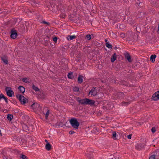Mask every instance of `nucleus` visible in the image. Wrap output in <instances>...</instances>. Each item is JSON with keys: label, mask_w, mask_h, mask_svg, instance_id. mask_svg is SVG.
Returning <instances> with one entry per match:
<instances>
[{"label": "nucleus", "mask_w": 159, "mask_h": 159, "mask_svg": "<svg viewBox=\"0 0 159 159\" xmlns=\"http://www.w3.org/2000/svg\"><path fill=\"white\" fill-rule=\"evenodd\" d=\"M95 129L96 130L97 129H96V128H95V129H93V130H95Z\"/></svg>", "instance_id": "obj_45"}, {"label": "nucleus", "mask_w": 159, "mask_h": 159, "mask_svg": "<svg viewBox=\"0 0 159 159\" xmlns=\"http://www.w3.org/2000/svg\"><path fill=\"white\" fill-rule=\"evenodd\" d=\"M125 58L129 62L131 61V58L130 55L128 53H126L125 55Z\"/></svg>", "instance_id": "obj_13"}, {"label": "nucleus", "mask_w": 159, "mask_h": 159, "mask_svg": "<svg viewBox=\"0 0 159 159\" xmlns=\"http://www.w3.org/2000/svg\"><path fill=\"white\" fill-rule=\"evenodd\" d=\"M5 90L8 96L10 97H11L14 95V92L11 90V87H7L6 88Z\"/></svg>", "instance_id": "obj_2"}, {"label": "nucleus", "mask_w": 159, "mask_h": 159, "mask_svg": "<svg viewBox=\"0 0 159 159\" xmlns=\"http://www.w3.org/2000/svg\"><path fill=\"white\" fill-rule=\"evenodd\" d=\"M39 107V105L37 103H33L31 106V107L33 110H36Z\"/></svg>", "instance_id": "obj_6"}, {"label": "nucleus", "mask_w": 159, "mask_h": 159, "mask_svg": "<svg viewBox=\"0 0 159 159\" xmlns=\"http://www.w3.org/2000/svg\"><path fill=\"white\" fill-rule=\"evenodd\" d=\"M46 109H44L43 111V114H45V113H44V111H46Z\"/></svg>", "instance_id": "obj_41"}, {"label": "nucleus", "mask_w": 159, "mask_h": 159, "mask_svg": "<svg viewBox=\"0 0 159 159\" xmlns=\"http://www.w3.org/2000/svg\"><path fill=\"white\" fill-rule=\"evenodd\" d=\"M18 89L21 93H24L25 91V88L22 86H20L18 87Z\"/></svg>", "instance_id": "obj_11"}, {"label": "nucleus", "mask_w": 159, "mask_h": 159, "mask_svg": "<svg viewBox=\"0 0 159 159\" xmlns=\"http://www.w3.org/2000/svg\"><path fill=\"white\" fill-rule=\"evenodd\" d=\"M125 86H127V85L126 84H125Z\"/></svg>", "instance_id": "obj_46"}, {"label": "nucleus", "mask_w": 159, "mask_h": 159, "mask_svg": "<svg viewBox=\"0 0 159 159\" xmlns=\"http://www.w3.org/2000/svg\"><path fill=\"white\" fill-rule=\"evenodd\" d=\"M83 77L82 75H80L78 78V81L79 83H81L83 82Z\"/></svg>", "instance_id": "obj_15"}, {"label": "nucleus", "mask_w": 159, "mask_h": 159, "mask_svg": "<svg viewBox=\"0 0 159 159\" xmlns=\"http://www.w3.org/2000/svg\"><path fill=\"white\" fill-rule=\"evenodd\" d=\"M32 87L33 89L36 92L38 91L39 90V88L35 86L34 85Z\"/></svg>", "instance_id": "obj_22"}, {"label": "nucleus", "mask_w": 159, "mask_h": 159, "mask_svg": "<svg viewBox=\"0 0 159 159\" xmlns=\"http://www.w3.org/2000/svg\"><path fill=\"white\" fill-rule=\"evenodd\" d=\"M17 97L19 98L21 103L25 104L26 103V99L23 96L21 95H19L17 96Z\"/></svg>", "instance_id": "obj_3"}, {"label": "nucleus", "mask_w": 159, "mask_h": 159, "mask_svg": "<svg viewBox=\"0 0 159 159\" xmlns=\"http://www.w3.org/2000/svg\"><path fill=\"white\" fill-rule=\"evenodd\" d=\"M56 7L57 8V10H60V8L59 7V6H56Z\"/></svg>", "instance_id": "obj_36"}, {"label": "nucleus", "mask_w": 159, "mask_h": 159, "mask_svg": "<svg viewBox=\"0 0 159 159\" xmlns=\"http://www.w3.org/2000/svg\"><path fill=\"white\" fill-rule=\"evenodd\" d=\"M75 133V132H74L73 131H72V130L70 131L69 132V134H73Z\"/></svg>", "instance_id": "obj_34"}, {"label": "nucleus", "mask_w": 159, "mask_h": 159, "mask_svg": "<svg viewBox=\"0 0 159 159\" xmlns=\"http://www.w3.org/2000/svg\"><path fill=\"white\" fill-rule=\"evenodd\" d=\"M121 36L122 37H123L124 36V34H121Z\"/></svg>", "instance_id": "obj_40"}, {"label": "nucleus", "mask_w": 159, "mask_h": 159, "mask_svg": "<svg viewBox=\"0 0 159 159\" xmlns=\"http://www.w3.org/2000/svg\"><path fill=\"white\" fill-rule=\"evenodd\" d=\"M76 38V36L73 35H68L67 37V39L68 40H72Z\"/></svg>", "instance_id": "obj_12"}, {"label": "nucleus", "mask_w": 159, "mask_h": 159, "mask_svg": "<svg viewBox=\"0 0 159 159\" xmlns=\"http://www.w3.org/2000/svg\"><path fill=\"white\" fill-rule=\"evenodd\" d=\"M3 99L5 101V102L6 103H7L8 102L7 99V98L6 97H5L4 96V97L3 98Z\"/></svg>", "instance_id": "obj_32"}, {"label": "nucleus", "mask_w": 159, "mask_h": 159, "mask_svg": "<svg viewBox=\"0 0 159 159\" xmlns=\"http://www.w3.org/2000/svg\"><path fill=\"white\" fill-rule=\"evenodd\" d=\"M156 57V55H152L150 57V60L152 62H154L155 61V59Z\"/></svg>", "instance_id": "obj_17"}, {"label": "nucleus", "mask_w": 159, "mask_h": 159, "mask_svg": "<svg viewBox=\"0 0 159 159\" xmlns=\"http://www.w3.org/2000/svg\"><path fill=\"white\" fill-rule=\"evenodd\" d=\"M87 105H92L94 104L95 101L93 100L89 99L87 98Z\"/></svg>", "instance_id": "obj_9"}, {"label": "nucleus", "mask_w": 159, "mask_h": 159, "mask_svg": "<svg viewBox=\"0 0 159 159\" xmlns=\"http://www.w3.org/2000/svg\"><path fill=\"white\" fill-rule=\"evenodd\" d=\"M57 38L56 37H55L54 38H53V40L55 42H57Z\"/></svg>", "instance_id": "obj_31"}, {"label": "nucleus", "mask_w": 159, "mask_h": 159, "mask_svg": "<svg viewBox=\"0 0 159 159\" xmlns=\"http://www.w3.org/2000/svg\"><path fill=\"white\" fill-rule=\"evenodd\" d=\"M73 90L75 92H78L79 91V88L77 87H74Z\"/></svg>", "instance_id": "obj_25"}, {"label": "nucleus", "mask_w": 159, "mask_h": 159, "mask_svg": "<svg viewBox=\"0 0 159 159\" xmlns=\"http://www.w3.org/2000/svg\"><path fill=\"white\" fill-rule=\"evenodd\" d=\"M22 80L23 82L27 83L28 82V79L27 78H23L22 79Z\"/></svg>", "instance_id": "obj_24"}, {"label": "nucleus", "mask_w": 159, "mask_h": 159, "mask_svg": "<svg viewBox=\"0 0 159 159\" xmlns=\"http://www.w3.org/2000/svg\"><path fill=\"white\" fill-rule=\"evenodd\" d=\"M152 99L154 101L159 99V91L156 92L152 97Z\"/></svg>", "instance_id": "obj_4"}, {"label": "nucleus", "mask_w": 159, "mask_h": 159, "mask_svg": "<svg viewBox=\"0 0 159 159\" xmlns=\"http://www.w3.org/2000/svg\"><path fill=\"white\" fill-rule=\"evenodd\" d=\"M46 114H45V115L46 119H47L49 114V111L48 109H46Z\"/></svg>", "instance_id": "obj_21"}, {"label": "nucleus", "mask_w": 159, "mask_h": 159, "mask_svg": "<svg viewBox=\"0 0 159 159\" xmlns=\"http://www.w3.org/2000/svg\"><path fill=\"white\" fill-rule=\"evenodd\" d=\"M89 94L93 96H95L97 94V91L95 90V88H93L90 91Z\"/></svg>", "instance_id": "obj_8"}, {"label": "nucleus", "mask_w": 159, "mask_h": 159, "mask_svg": "<svg viewBox=\"0 0 159 159\" xmlns=\"http://www.w3.org/2000/svg\"><path fill=\"white\" fill-rule=\"evenodd\" d=\"M116 53L114 54L111 57V61L112 62H114L116 60Z\"/></svg>", "instance_id": "obj_16"}, {"label": "nucleus", "mask_w": 159, "mask_h": 159, "mask_svg": "<svg viewBox=\"0 0 159 159\" xmlns=\"http://www.w3.org/2000/svg\"><path fill=\"white\" fill-rule=\"evenodd\" d=\"M43 23H44V24H47L48 23L47 22H46L45 21H43Z\"/></svg>", "instance_id": "obj_38"}, {"label": "nucleus", "mask_w": 159, "mask_h": 159, "mask_svg": "<svg viewBox=\"0 0 159 159\" xmlns=\"http://www.w3.org/2000/svg\"><path fill=\"white\" fill-rule=\"evenodd\" d=\"M4 95L2 93L0 94V101L3 98Z\"/></svg>", "instance_id": "obj_29"}, {"label": "nucleus", "mask_w": 159, "mask_h": 159, "mask_svg": "<svg viewBox=\"0 0 159 159\" xmlns=\"http://www.w3.org/2000/svg\"><path fill=\"white\" fill-rule=\"evenodd\" d=\"M87 98H84L78 100V102L81 104L87 105Z\"/></svg>", "instance_id": "obj_7"}, {"label": "nucleus", "mask_w": 159, "mask_h": 159, "mask_svg": "<svg viewBox=\"0 0 159 159\" xmlns=\"http://www.w3.org/2000/svg\"><path fill=\"white\" fill-rule=\"evenodd\" d=\"M68 78L70 79H72L73 78V75L72 73L70 72L67 75Z\"/></svg>", "instance_id": "obj_19"}, {"label": "nucleus", "mask_w": 159, "mask_h": 159, "mask_svg": "<svg viewBox=\"0 0 159 159\" xmlns=\"http://www.w3.org/2000/svg\"><path fill=\"white\" fill-rule=\"evenodd\" d=\"M151 131L152 133H154L156 131V129L155 128V127L152 128L151 129Z\"/></svg>", "instance_id": "obj_30"}, {"label": "nucleus", "mask_w": 159, "mask_h": 159, "mask_svg": "<svg viewBox=\"0 0 159 159\" xmlns=\"http://www.w3.org/2000/svg\"><path fill=\"white\" fill-rule=\"evenodd\" d=\"M35 3H36V4H39V2L38 1H35L34 2Z\"/></svg>", "instance_id": "obj_37"}, {"label": "nucleus", "mask_w": 159, "mask_h": 159, "mask_svg": "<svg viewBox=\"0 0 159 159\" xmlns=\"http://www.w3.org/2000/svg\"><path fill=\"white\" fill-rule=\"evenodd\" d=\"M140 4H141V3L140 2L138 1L137 2H136V5H137L138 6H139Z\"/></svg>", "instance_id": "obj_33"}, {"label": "nucleus", "mask_w": 159, "mask_h": 159, "mask_svg": "<svg viewBox=\"0 0 159 159\" xmlns=\"http://www.w3.org/2000/svg\"><path fill=\"white\" fill-rule=\"evenodd\" d=\"M132 135L129 134L127 136V138L129 139H131Z\"/></svg>", "instance_id": "obj_35"}, {"label": "nucleus", "mask_w": 159, "mask_h": 159, "mask_svg": "<svg viewBox=\"0 0 159 159\" xmlns=\"http://www.w3.org/2000/svg\"><path fill=\"white\" fill-rule=\"evenodd\" d=\"M117 134L116 132H113L112 134V138L114 140L117 139L116 138Z\"/></svg>", "instance_id": "obj_18"}, {"label": "nucleus", "mask_w": 159, "mask_h": 159, "mask_svg": "<svg viewBox=\"0 0 159 159\" xmlns=\"http://www.w3.org/2000/svg\"><path fill=\"white\" fill-rule=\"evenodd\" d=\"M149 159H156L155 156L154 155H151Z\"/></svg>", "instance_id": "obj_27"}, {"label": "nucleus", "mask_w": 159, "mask_h": 159, "mask_svg": "<svg viewBox=\"0 0 159 159\" xmlns=\"http://www.w3.org/2000/svg\"><path fill=\"white\" fill-rule=\"evenodd\" d=\"M20 158L23 159H26L27 158L26 156L25 155H22L20 156Z\"/></svg>", "instance_id": "obj_28"}, {"label": "nucleus", "mask_w": 159, "mask_h": 159, "mask_svg": "<svg viewBox=\"0 0 159 159\" xmlns=\"http://www.w3.org/2000/svg\"><path fill=\"white\" fill-rule=\"evenodd\" d=\"M1 59L5 64H7L8 61L7 58L5 56H3L1 57Z\"/></svg>", "instance_id": "obj_10"}, {"label": "nucleus", "mask_w": 159, "mask_h": 159, "mask_svg": "<svg viewBox=\"0 0 159 159\" xmlns=\"http://www.w3.org/2000/svg\"><path fill=\"white\" fill-rule=\"evenodd\" d=\"M13 116L12 115L8 114L7 116V119L10 121H11L12 119Z\"/></svg>", "instance_id": "obj_20"}, {"label": "nucleus", "mask_w": 159, "mask_h": 159, "mask_svg": "<svg viewBox=\"0 0 159 159\" xmlns=\"http://www.w3.org/2000/svg\"><path fill=\"white\" fill-rule=\"evenodd\" d=\"M17 36V34L16 30H12L11 32V37L12 39H15Z\"/></svg>", "instance_id": "obj_5"}, {"label": "nucleus", "mask_w": 159, "mask_h": 159, "mask_svg": "<svg viewBox=\"0 0 159 159\" xmlns=\"http://www.w3.org/2000/svg\"><path fill=\"white\" fill-rule=\"evenodd\" d=\"M158 31H159V24L158 26Z\"/></svg>", "instance_id": "obj_43"}, {"label": "nucleus", "mask_w": 159, "mask_h": 159, "mask_svg": "<svg viewBox=\"0 0 159 159\" xmlns=\"http://www.w3.org/2000/svg\"><path fill=\"white\" fill-rule=\"evenodd\" d=\"M106 45L107 48H111L112 47L111 45L108 43H106Z\"/></svg>", "instance_id": "obj_23"}, {"label": "nucleus", "mask_w": 159, "mask_h": 159, "mask_svg": "<svg viewBox=\"0 0 159 159\" xmlns=\"http://www.w3.org/2000/svg\"><path fill=\"white\" fill-rule=\"evenodd\" d=\"M2 136V134L1 132V131L0 130V136Z\"/></svg>", "instance_id": "obj_39"}, {"label": "nucleus", "mask_w": 159, "mask_h": 159, "mask_svg": "<svg viewBox=\"0 0 159 159\" xmlns=\"http://www.w3.org/2000/svg\"><path fill=\"white\" fill-rule=\"evenodd\" d=\"M85 38L88 40H90L91 39V36L90 34H87L86 35Z\"/></svg>", "instance_id": "obj_26"}, {"label": "nucleus", "mask_w": 159, "mask_h": 159, "mask_svg": "<svg viewBox=\"0 0 159 159\" xmlns=\"http://www.w3.org/2000/svg\"><path fill=\"white\" fill-rule=\"evenodd\" d=\"M70 122L73 127L76 129L78 128L79 125V123L76 119L75 118H71L70 120Z\"/></svg>", "instance_id": "obj_1"}, {"label": "nucleus", "mask_w": 159, "mask_h": 159, "mask_svg": "<svg viewBox=\"0 0 159 159\" xmlns=\"http://www.w3.org/2000/svg\"><path fill=\"white\" fill-rule=\"evenodd\" d=\"M26 127L27 128V126H26Z\"/></svg>", "instance_id": "obj_47"}, {"label": "nucleus", "mask_w": 159, "mask_h": 159, "mask_svg": "<svg viewBox=\"0 0 159 159\" xmlns=\"http://www.w3.org/2000/svg\"><path fill=\"white\" fill-rule=\"evenodd\" d=\"M105 42H106V43H108V42H107V39H105Z\"/></svg>", "instance_id": "obj_44"}, {"label": "nucleus", "mask_w": 159, "mask_h": 159, "mask_svg": "<svg viewBox=\"0 0 159 159\" xmlns=\"http://www.w3.org/2000/svg\"><path fill=\"white\" fill-rule=\"evenodd\" d=\"M46 109H44L43 111V114H45V113H44V111H46Z\"/></svg>", "instance_id": "obj_42"}, {"label": "nucleus", "mask_w": 159, "mask_h": 159, "mask_svg": "<svg viewBox=\"0 0 159 159\" xmlns=\"http://www.w3.org/2000/svg\"><path fill=\"white\" fill-rule=\"evenodd\" d=\"M51 146L50 144L48 143L47 142L45 146L46 149L48 151L50 150L51 149Z\"/></svg>", "instance_id": "obj_14"}]
</instances>
